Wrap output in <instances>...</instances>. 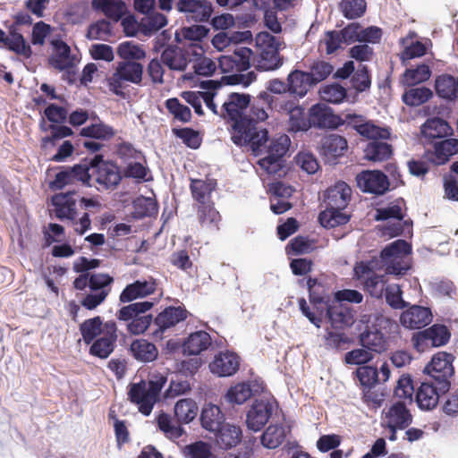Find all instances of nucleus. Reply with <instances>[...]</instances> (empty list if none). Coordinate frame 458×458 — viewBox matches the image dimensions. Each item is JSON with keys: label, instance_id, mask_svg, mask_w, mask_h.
<instances>
[{"label": "nucleus", "instance_id": "nucleus-10", "mask_svg": "<svg viewBox=\"0 0 458 458\" xmlns=\"http://www.w3.org/2000/svg\"><path fill=\"white\" fill-rule=\"evenodd\" d=\"M257 40L266 47L261 49L258 57L253 58L256 69L263 72L278 69L283 64V59L278 53L280 38L268 32H261L258 35Z\"/></svg>", "mask_w": 458, "mask_h": 458}, {"label": "nucleus", "instance_id": "nucleus-52", "mask_svg": "<svg viewBox=\"0 0 458 458\" xmlns=\"http://www.w3.org/2000/svg\"><path fill=\"white\" fill-rule=\"evenodd\" d=\"M385 298L386 303L394 310H404L409 302L403 298V291L399 284H392L386 287Z\"/></svg>", "mask_w": 458, "mask_h": 458}, {"label": "nucleus", "instance_id": "nucleus-32", "mask_svg": "<svg viewBox=\"0 0 458 458\" xmlns=\"http://www.w3.org/2000/svg\"><path fill=\"white\" fill-rule=\"evenodd\" d=\"M327 317L335 329H344L354 323V316L351 308L340 302L327 307Z\"/></svg>", "mask_w": 458, "mask_h": 458}, {"label": "nucleus", "instance_id": "nucleus-63", "mask_svg": "<svg viewBox=\"0 0 458 458\" xmlns=\"http://www.w3.org/2000/svg\"><path fill=\"white\" fill-rule=\"evenodd\" d=\"M323 100L338 104L346 98V89L339 84H331L323 88L320 91Z\"/></svg>", "mask_w": 458, "mask_h": 458}, {"label": "nucleus", "instance_id": "nucleus-53", "mask_svg": "<svg viewBox=\"0 0 458 458\" xmlns=\"http://www.w3.org/2000/svg\"><path fill=\"white\" fill-rule=\"evenodd\" d=\"M111 35V23L102 19L89 26L86 37L89 40L106 41Z\"/></svg>", "mask_w": 458, "mask_h": 458}, {"label": "nucleus", "instance_id": "nucleus-1", "mask_svg": "<svg viewBox=\"0 0 458 458\" xmlns=\"http://www.w3.org/2000/svg\"><path fill=\"white\" fill-rule=\"evenodd\" d=\"M233 142L238 146H245L259 157L257 164L265 172H278L285 162L291 146V139L287 134L279 133L272 137L266 128L254 123L238 126Z\"/></svg>", "mask_w": 458, "mask_h": 458}, {"label": "nucleus", "instance_id": "nucleus-26", "mask_svg": "<svg viewBox=\"0 0 458 458\" xmlns=\"http://www.w3.org/2000/svg\"><path fill=\"white\" fill-rule=\"evenodd\" d=\"M438 386L432 380L421 383L416 393V403L420 410L430 411L437 405L440 395L446 393L441 392Z\"/></svg>", "mask_w": 458, "mask_h": 458}, {"label": "nucleus", "instance_id": "nucleus-34", "mask_svg": "<svg viewBox=\"0 0 458 458\" xmlns=\"http://www.w3.org/2000/svg\"><path fill=\"white\" fill-rule=\"evenodd\" d=\"M212 339L206 331H196L191 333L182 344V352L188 355H199L208 349Z\"/></svg>", "mask_w": 458, "mask_h": 458}, {"label": "nucleus", "instance_id": "nucleus-41", "mask_svg": "<svg viewBox=\"0 0 458 458\" xmlns=\"http://www.w3.org/2000/svg\"><path fill=\"white\" fill-rule=\"evenodd\" d=\"M206 179H191V191L192 197L199 203H207L206 200L211 192L216 187V180L208 178V174H205Z\"/></svg>", "mask_w": 458, "mask_h": 458}, {"label": "nucleus", "instance_id": "nucleus-16", "mask_svg": "<svg viewBox=\"0 0 458 458\" xmlns=\"http://www.w3.org/2000/svg\"><path fill=\"white\" fill-rule=\"evenodd\" d=\"M175 9L184 14L188 21L204 22L208 21L214 7L208 0H178Z\"/></svg>", "mask_w": 458, "mask_h": 458}, {"label": "nucleus", "instance_id": "nucleus-17", "mask_svg": "<svg viewBox=\"0 0 458 458\" xmlns=\"http://www.w3.org/2000/svg\"><path fill=\"white\" fill-rule=\"evenodd\" d=\"M451 334L445 325L435 324L426 330L420 331L412 337L414 347L423 351L425 346L439 347L448 343Z\"/></svg>", "mask_w": 458, "mask_h": 458}, {"label": "nucleus", "instance_id": "nucleus-14", "mask_svg": "<svg viewBox=\"0 0 458 458\" xmlns=\"http://www.w3.org/2000/svg\"><path fill=\"white\" fill-rule=\"evenodd\" d=\"M202 54L203 49L199 44H191L185 50L176 46H169L162 52L161 62L170 70L182 72L187 68L190 55L201 56Z\"/></svg>", "mask_w": 458, "mask_h": 458}, {"label": "nucleus", "instance_id": "nucleus-60", "mask_svg": "<svg viewBox=\"0 0 458 458\" xmlns=\"http://www.w3.org/2000/svg\"><path fill=\"white\" fill-rule=\"evenodd\" d=\"M165 107L174 115V118L180 122L188 123L191 119V109L181 104L175 98L167 99L165 101Z\"/></svg>", "mask_w": 458, "mask_h": 458}, {"label": "nucleus", "instance_id": "nucleus-9", "mask_svg": "<svg viewBox=\"0 0 458 458\" xmlns=\"http://www.w3.org/2000/svg\"><path fill=\"white\" fill-rule=\"evenodd\" d=\"M152 306L153 302L148 301L131 303L121 308L116 317L120 321L128 322L127 329L131 334L140 335L151 326L152 316L145 312Z\"/></svg>", "mask_w": 458, "mask_h": 458}, {"label": "nucleus", "instance_id": "nucleus-22", "mask_svg": "<svg viewBox=\"0 0 458 458\" xmlns=\"http://www.w3.org/2000/svg\"><path fill=\"white\" fill-rule=\"evenodd\" d=\"M452 128L445 120L434 117L428 119L420 127L421 141L433 144L452 134Z\"/></svg>", "mask_w": 458, "mask_h": 458}, {"label": "nucleus", "instance_id": "nucleus-37", "mask_svg": "<svg viewBox=\"0 0 458 458\" xmlns=\"http://www.w3.org/2000/svg\"><path fill=\"white\" fill-rule=\"evenodd\" d=\"M437 94L447 100L458 99V77L450 74H441L435 81Z\"/></svg>", "mask_w": 458, "mask_h": 458}, {"label": "nucleus", "instance_id": "nucleus-13", "mask_svg": "<svg viewBox=\"0 0 458 458\" xmlns=\"http://www.w3.org/2000/svg\"><path fill=\"white\" fill-rule=\"evenodd\" d=\"M275 404V401L268 398L254 400L246 414L248 429L253 432L261 430L271 418Z\"/></svg>", "mask_w": 458, "mask_h": 458}, {"label": "nucleus", "instance_id": "nucleus-18", "mask_svg": "<svg viewBox=\"0 0 458 458\" xmlns=\"http://www.w3.org/2000/svg\"><path fill=\"white\" fill-rule=\"evenodd\" d=\"M432 318L429 308L409 303V306L400 315V323L407 329H421L430 324Z\"/></svg>", "mask_w": 458, "mask_h": 458}, {"label": "nucleus", "instance_id": "nucleus-15", "mask_svg": "<svg viewBox=\"0 0 458 458\" xmlns=\"http://www.w3.org/2000/svg\"><path fill=\"white\" fill-rule=\"evenodd\" d=\"M342 124L354 129L360 135L370 140H386L390 136L388 129L377 126L364 116L356 114H346L342 117Z\"/></svg>", "mask_w": 458, "mask_h": 458}, {"label": "nucleus", "instance_id": "nucleus-50", "mask_svg": "<svg viewBox=\"0 0 458 458\" xmlns=\"http://www.w3.org/2000/svg\"><path fill=\"white\" fill-rule=\"evenodd\" d=\"M115 132L113 127L105 124L102 122L90 124L81 131V135L97 140H109L114 136Z\"/></svg>", "mask_w": 458, "mask_h": 458}, {"label": "nucleus", "instance_id": "nucleus-28", "mask_svg": "<svg viewBox=\"0 0 458 458\" xmlns=\"http://www.w3.org/2000/svg\"><path fill=\"white\" fill-rule=\"evenodd\" d=\"M352 195L351 187L344 182H338L325 193L326 208H345Z\"/></svg>", "mask_w": 458, "mask_h": 458}, {"label": "nucleus", "instance_id": "nucleus-46", "mask_svg": "<svg viewBox=\"0 0 458 458\" xmlns=\"http://www.w3.org/2000/svg\"><path fill=\"white\" fill-rule=\"evenodd\" d=\"M103 320L99 316L86 319L80 325V332L86 344H91L102 333Z\"/></svg>", "mask_w": 458, "mask_h": 458}, {"label": "nucleus", "instance_id": "nucleus-58", "mask_svg": "<svg viewBox=\"0 0 458 458\" xmlns=\"http://www.w3.org/2000/svg\"><path fill=\"white\" fill-rule=\"evenodd\" d=\"M294 164L302 172H318L320 165L316 156L310 151H300L293 158Z\"/></svg>", "mask_w": 458, "mask_h": 458}, {"label": "nucleus", "instance_id": "nucleus-11", "mask_svg": "<svg viewBox=\"0 0 458 458\" xmlns=\"http://www.w3.org/2000/svg\"><path fill=\"white\" fill-rule=\"evenodd\" d=\"M453 360L452 354L441 352L434 355L430 363L424 369V372L430 377V380L439 385L441 392H448L450 389V378L454 373Z\"/></svg>", "mask_w": 458, "mask_h": 458}, {"label": "nucleus", "instance_id": "nucleus-31", "mask_svg": "<svg viewBox=\"0 0 458 458\" xmlns=\"http://www.w3.org/2000/svg\"><path fill=\"white\" fill-rule=\"evenodd\" d=\"M347 140L341 135L329 134L321 140V154L328 163H335L347 149Z\"/></svg>", "mask_w": 458, "mask_h": 458}, {"label": "nucleus", "instance_id": "nucleus-24", "mask_svg": "<svg viewBox=\"0 0 458 458\" xmlns=\"http://www.w3.org/2000/svg\"><path fill=\"white\" fill-rule=\"evenodd\" d=\"M357 185L365 193L383 195L389 189L386 174H357Z\"/></svg>", "mask_w": 458, "mask_h": 458}, {"label": "nucleus", "instance_id": "nucleus-56", "mask_svg": "<svg viewBox=\"0 0 458 458\" xmlns=\"http://www.w3.org/2000/svg\"><path fill=\"white\" fill-rule=\"evenodd\" d=\"M115 341L101 336L92 342L89 347V354L100 359H106L114 352Z\"/></svg>", "mask_w": 458, "mask_h": 458}, {"label": "nucleus", "instance_id": "nucleus-35", "mask_svg": "<svg viewBox=\"0 0 458 458\" xmlns=\"http://www.w3.org/2000/svg\"><path fill=\"white\" fill-rule=\"evenodd\" d=\"M289 93L299 98L306 96L308 91L315 86L308 72L294 70L288 75Z\"/></svg>", "mask_w": 458, "mask_h": 458}, {"label": "nucleus", "instance_id": "nucleus-45", "mask_svg": "<svg viewBox=\"0 0 458 458\" xmlns=\"http://www.w3.org/2000/svg\"><path fill=\"white\" fill-rule=\"evenodd\" d=\"M285 437V428L283 426L270 425L261 435L260 441L263 446L275 449L284 442Z\"/></svg>", "mask_w": 458, "mask_h": 458}, {"label": "nucleus", "instance_id": "nucleus-20", "mask_svg": "<svg viewBox=\"0 0 458 458\" xmlns=\"http://www.w3.org/2000/svg\"><path fill=\"white\" fill-rule=\"evenodd\" d=\"M187 310L181 307L169 306L160 312L154 319V326L157 327L153 335L162 337V335L169 328L182 322L187 318Z\"/></svg>", "mask_w": 458, "mask_h": 458}, {"label": "nucleus", "instance_id": "nucleus-6", "mask_svg": "<svg viewBox=\"0 0 458 458\" xmlns=\"http://www.w3.org/2000/svg\"><path fill=\"white\" fill-rule=\"evenodd\" d=\"M432 145L433 150H428L421 160L408 162L409 172H429L435 166L445 164L452 156L458 153V139L444 138Z\"/></svg>", "mask_w": 458, "mask_h": 458}, {"label": "nucleus", "instance_id": "nucleus-54", "mask_svg": "<svg viewBox=\"0 0 458 458\" xmlns=\"http://www.w3.org/2000/svg\"><path fill=\"white\" fill-rule=\"evenodd\" d=\"M198 217L202 225L216 226L220 221V214L212 203H199Z\"/></svg>", "mask_w": 458, "mask_h": 458}, {"label": "nucleus", "instance_id": "nucleus-38", "mask_svg": "<svg viewBox=\"0 0 458 458\" xmlns=\"http://www.w3.org/2000/svg\"><path fill=\"white\" fill-rule=\"evenodd\" d=\"M390 218H394L397 220L391 228V232L389 233L392 236H397L403 232V227L402 225L401 221L403 218V215L402 213V208L400 205L392 203L388 207L377 208L376 211L375 219L377 221H384L388 220Z\"/></svg>", "mask_w": 458, "mask_h": 458}, {"label": "nucleus", "instance_id": "nucleus-42", "mask_svg": "<svg viewBox=\"0 0 458 458\" xmlns=\"http://www.w3.org/2000/svg\"><path fill=\"white\" fill-rule=\"evenodd\" d=\"M344 208H326L319 213L318 220L323 227L333 228L350 221L351 216L343 212Z\"/></svg>", "mask_w": 458, "mask_h": 458}, {"label": "nucleus", "instance_id": "nucleus-49", "mask_svg": "<svg viewBox=\"0 0 458 458\" xmlns=\"http://www.w3.org/2000/svg\"><path fill=\"white\" fill-rule=\"evenodd\" d=\"M433 96L432 91L426 87L411 88L406 90L402 98L411 106H418L427 102Z\"/></svg>", "mask_w": 458, "mask_h": 458}, {"label": "nucleus", "instance_id": "nucleus-47", "mask_svg": "<svg viewBox=\"0 0 458 458\" xmlns=\"http://www.w3.org/2000/svg\"><path fill=\"white\" fill-rule=\"evenodd\" d=\"M364 153L365 157L369 160L382 161L391 156L392 147L386 142L373 140L367 145Z\"/></svg>", "mask_w": 458, "mask_h": 458}, {"label": "nucleus", "instance_id": "nucleus-61", "mask_svg": "<svg viewBox=\"0 0 458 458\" xmlns=\"http://www.w3.org/2000/svg\"><path fill=\"white\" fill-rule=\"evenodd\" d=\"M334 71V67L327 62L317 61L310 66V71L308 72L310 77L315 85L326 80Z\"/></svg>", "mask_w": 458, "mask_h": 458}, {"label": "nucleus", "instance_id": "nucleus-44", "mask_svg": "<svg viewBox=\"0 0 458 458\" xmlns=\"http://www.w3.org/2000/svg\"><path fill=\"white\" fill-rule=\"evenodd\" d=\"M201 88L206 89H211L202 94L203 102L207 107L210 109L215 114L220 116L221 108H217V103L220 102L217 98V89L222 88L221 83L218 81H206L201 82Z\"/></svg>", "mask_w": 458, "mask_h": 458}, {"label": "nucleus", "instance_id": "nucleus-27", "mask_svg": "<svg viewBox=\"0 0 458 458\" xmlns=\"http://www.w3.org/2000/svg\"><path fill=\"white\" fill-rule=\"evenodd\" d=\"M216 445L223 450H229L239 445L242 438V430L240 426L225 422L214 433Z\"/></svg>", "mask_w": 458, "mask_h": 458}, {"label": "nucleus", "instance_id": "nucleus-40", "mask_svg": "<svg viewBox=\"0 0 458 458\" xmlns=\"http://www.w3.org/2000/svg\"><path fill=\"white\" fill-rule=\"evenodd\" d=\"M92 7L114 21H118L126 13V5L122 0H92Z\"/></svg>", "mask_w": 458, "mask_h": 458}, {"label": "nucleus", "instance_id": "nucleus-64", "mask_svg": "<svg viewBox=\"0 0 458 458\" xmlns=\"http://www.w3.org/2000/svg\"><path fill=\"white\" fill-rule=\"evenodd\" d=\"M212 453L210 444L196 441L184 447V454L188 458H208Z\"/></svg>", "mask_w": 458, "mask_h": 458}, {"label": "nucleus", "instance_id": "nucleus-59", "mask_svg": "<svg viewBox=\"0 0 458 458\" xmlns=\"http://www.w3.org/2000/svg\"><path fill=\"white\" fill-rule=\"evenodd\" d=\"M430 69L427 64H420L415 69H407L403 74V82L407 85L421 83L429 79Z\"/></svg>", "mask_w": 458, "mask_h": 458}, {"label": "nucleus", "instance_id": "nucleus-33", "mask_svg": "<svg viewBox=\"0 0 458 458\" xmlns=\"http://www.w3.org/2000/svg\"><path fill=\"white\" fill-rule=\"evenodd\" d=\"M199 420L201 427L213 434L225 422V417L221 409L211 403L202 408Z\"/></svg>", "mask_w": 458, "mask_h": 458}, {"label": "nucleus", "instance_id": "nucleus-43", "mask_svg": "<svg viewBox=\"0 0 458 458\" xmlns=\"http://www.w3.org/2000/svg\"><path fill=\"white\" fill-rule=\"evenodd\" d=\"M254 390L250 383H239L231 386L225 395V399L227 403L232 404H242L251 397Z\"/></svg>", "mask_w": 458, "mask_h": 458}, {"label": "nucleus", "instance_id": "nucleus-29", "mask_svg": "<svg viewBox=\"0 0 458 458\" xmlns=\"http://www.w3.org/2000/svg\"><path fill=\"white\" fill-rule=\"evenodd\" d=\"M281 109L289 115V131H306L310 128V117L306 118L304 108L293 101H285Z\"/></svg>", "mask_w": 458, "mask_h": 458}, {"label": "nucleus", "instance_id": "nucleus-4", "mask_svg": "<svg viewBox=\"0 0 458 458\" xmlns=\"http://www.w3.org/2000/svg\"><path fill=\"white\" fill-rule=\"evenodd\" d=\"M198 410V405L194 400L191 398L180 399L174 408L176 422L173 420L169 414L162 412L157 419L158 428L170 440H177L186 434L182 424L191 422L196 418Z\"/></svg>", "mask_w": 458, "mask_h": 458}, {"label": "nucleus", "instance_id": "nucleus-5", "mask_svg": "<svg viewBox=\"0 0 458 458\" xmlns=\"http://www.w3.org/2000/svg\"><path fill=\"white\" fill-rule=\"evenodd\" d=\"M166 381L167 377L163 374H151L148 385L143 380L130 385L128 399L138 405L143 415L148 416Z\"/></svg>", "mask_w": 458, "mask_h": 458}, {"label": "nucleus", "instance_id": "nucleus-19", "mask_svg": "<svg viewBox=\"0 0 458 458\" xmlns=\"http://www.w3.org/2000/svg\"><path fill=\"white\" fill-rule=\"evenodd\" d=\"M406 401H396L393 403L386 411H384V424L386 427L399 428L400 430L408 428L413 417L407 407Z\"/></svg>", "mask_w": 458, "mask_h": 458}, {"label": "nucleus", "instance_id": "nucleus-7", "mask_svg": "<svg viewBox=\"0 0 458 458\" xmlns=\"http://www.w3.org/2000/svg\"><path fill=\"white\" fill-rule=\"evenodd\" d=\"M411 246L405 240H396L386 245L380 253L386 272L390 275L403 276L410 269L408 256Z\"/></svg>", "mask_w": 458, "mask_h": 458}, {"label": "nucleus", "instance_id": "nucleus-30", "mask_svg": "<svg viewBox=\"0 0 458 458\" xmlns=\"http://www.w3.org/2000/svg\"><path fill=\"white\" fill-rule=\"evenodd\" d=\"M72 195V191H67L66 193H59L52 197L51 202L55 207L54 212L58 219H75L77 215L76 202Z\"/></svg>", "mask_w": 458, "mask_h": 458}, {"label": "nucleus", "instance_id": "nucleus-12", "mask_svg": "<svg viewBox=\"0 0 458 458\" xmlns=\"http://www.w3.org/2000/svg\"><path fill=\"white\" fill-rule=\"evenodd\" d=\"M376 264L371 261H360L354 267V275L358 279L365 277L363 281L364 289L375 298H381L386 291L385 276L377 275L373 272Z\"/></svg>", "mask_w": 458, "mask_h": 458}, {"label": "nucleus", "instance_id": "nucleus-25", "mask_svg": "<svg viewBox=\"0 0 458 458\" xmlns=\"http://www.w3.org/2000/svg\"><path fill=\"white\" fill-rule=\"evenodd\" d=\"M240 366L239 356L231 352H219L209 364L210 371L218 377H230L237 372Z\"/></svg>", "mask_w": 458, "mask_h": 458}, {"label": "nucleus", "instance_id": "nucleus-23", "mask_svg": "<svg viewBox=\"0 0 458 458\" xmlns=\"http://www.w3.org/2000/svg\"><path fill=\"white\" fill-rule=\"evenodd\" d=\"M310 127L337 128L341 125L342 116L336 115L324 104H317L310 109Z\"/></svg>", "mask_w": 458, "mask_h": 458}, {"label": "nucleus", "instance_id": "nucleus-51", "mask_svg": "<svg viewBox=\"0 0 458 458\" xmlns=\"http://www.w3.org/2000/svg\"><path fill=\"white\" fill-rule=\"evenodd\" d=\"M117 55L123 61L137 62L145 58L146 52L139 45L130 41L123 42L117 48Z\"/></svg>", "mask_w": 458, "mask_h": 458}, {"label": "nucleus", "instance_id": "nucleus-48", "mask_svg": "<svg viewBox=\"0 0 458 458\" xmlns=\"http://www.w3.org/2000/svg\"><path fill=\"white\" fill-rule=\"evenodd\" d=\"M91 174H55V179L49 183V188L53 191L61 190L72 180H78L83 185L91 186Z\"/></svg>", "mask_w": 458, "mask_h": 458}, {"label": "nucleus", "instance_id": "nucleus-57", "mask_svg": "<svg viewBox=\"0 0 458 458\" xmlns=\"http://www.w3.org/2000/svg\"><path fill=\"white\" fill-rule=\"evenodd\" d=\"M141 26L146 34L158 31L167 24L166 17L159 13L150 12L141 20Z\"/></svg>", "mask_w": 458, "mask_h": 458}, {"label": "nucleus", "instance_id": "nucleus-21", "mask_svg": "<svg viewBox=\"0 0 458 458\" xmlns=\"http://www.w3.org/2000/svg\"><path fill=\"white\" fill-rule=\"evenodd\" d=\"M55 52L49 57V64L59 71H66L67 73L64 75V80H67L70 83L73 82V79L71 78L72 75L70 70L73 67L74 59L71 55L70 47L61 40H55L52 42Z\"/></svg>", "mask_w": 458, "mask_h": 458}, {"label": "nucleus", "instance_id": "nucleus-39", "mask_svg": "<svg viewBox=\"0 0 458 458\" xmlns=\"http://www.w3.org/2000/svg\"><path fill=\"white\" fill-rule=\"evenodd\" d=\"M130 350L132 356L141 362H151L158 355L156 345L145 339L134 340L131 344Z\"/></svg>", "mask_w": 458, "mask_h": 458}, {"label": "nucleus", "instance_id": "nucleus-3", "mask_svg": "<svg viewBox=\"0 0 458 458\" xmlns=\"http://www.w3.org/2000/svg\"><path fill=\"white\" fill-rule=\"evenodd\" d=\"M361 321L366 323V326L359 335L360 345L376 353H382L386 351L387 338L386 333H390L393 328H398L396 321L382 311H376L369 316L365 315Z\"/></svg>", "mask_w": 458, "mask_h": 458}, {"label": "nucleus", "instance_id": "nucleus-8", "mask_svg": "<svg viewBox=\"0 0 458 458\" xmlns=\"http://www.w3.org/2000/svg\"><path fill=\"white\" fill-rule=\"evenodd\" d=\"M142 75L143 65L139 62H119L114 72L106 79L108 89L116 96L123 97V89L128 83L140 84Z\"/></svg>", "mask_w": 458, "mask_h": 458}, {"label": "nucleus", "instance_id": "nucleus-2", "mask_svg": "<svg viewBox=\"0 0 458 458\" xmlns=\"http://www.w3.org/2000/svg\"><path fill=\"white\" fill-rule=\"evenodd\" d=\"M273 97L260 92L251 102L250 96L245 93H230L222 103L220 117L230 120L232 123V138L235 135L238 126L250 127L256 123L267 119V110L271 108Z\"/></svg>", "mask_w": 458, "mask_h": 458}, {"label": "nucleus", "instance_id": "nucleus-62", "mask_svg": "<svg viewBox=\"0 0 458 458\" xmlns=\"http://www.w3.org/2000/svg\"><path fill=\"white\" fill-rule=\"evenodd\" d=\"M253 52L245 47H237L232 53L237 72L247 71L250 66Z\"/></svg>", "mask_w": 458, "mask_h": 458}, {"label": "nucleus", "instance_id": "nucleus-55", "mask_svg": "<svg viewBox=\"0 0 458 458\" xmlns=\"http://www.w3.org/2000/svg\"><path fill=\"white\" fill-rule=\"evenodd\" d=\"M10 50L17 55L29 58L31 55V48L26 44L23 36L20 33L13 32L10 37H6L4 42Z\"/></svg>", "mask_w": 458, "mask_h": 458}, {"label": "nucleus", "instance_id": "nucleus-36", "mask_svg": "<svg viewBox=\"0 0 458 458\" xmlns=\"http://www.w3.org/2000/svg\"><path fill=\"white\" fill-rule=\"evenodd\" d=\"M155 292L154 283L137 280L128 284L121 293L119 300L123 303L146 297Z\"/></svg>", "mask_w": 458, "mask_h": 458}]
</instances>
